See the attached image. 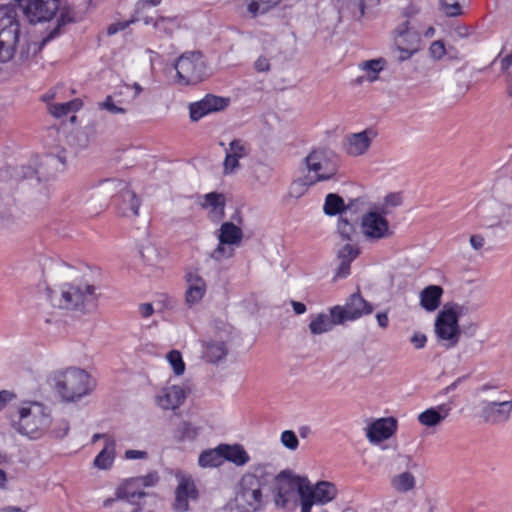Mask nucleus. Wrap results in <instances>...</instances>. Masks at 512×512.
Returning a JSON list of instances; mask_svg holds the SVG:
<instances>
[{
    "instance_id": "obj_38",
    "label": "nucleus",
    "mask_w": 512,
    "mask_h": 512,
    "mask_svg": "<svg viewBox=\"0 0 512 512\" xmlns=\"http://www.w3.org/2000/svg\"><path fill=\"white\" fill-rule=\"evenodd\" d=\"M392 488L401 493H406L414 489L416 485L415 476L408 471L394 475L390 480Z\"/></svg>"
},
{
    "instance_id": "obj_15",
    "label": "nucleus",
    "mask_w": 512,
    "mask_h": 512,
    "mask_svg": "<svg viewBox=\"0 0 512 512\" xmlns=\"http://www.w3.org/2000/svg\"><path fill=\"white\" fill-rule=\"evenodd\" d=\"M66 157L62 155H46L37 157L32 161L33 166L25 168L23 177L27 179L35 178L37 182L48 181L54 178L59 171V165L64 167Z\"/></svg>"
},
{
    "instance_id": "obj_47",
    "label": "nucleus",
    "mask_w": 512,
    "mask_h": 512,
    "mask_svg": "<svg viewBox=\"0 0 512 512\" xmlns=\"http://www.w3.org/2000/svg\"><path fill=\"white\" fill-rule=\"evenodd\" d=\"M442 11L449 17H456L462 14V3L465 0H439Z\"/></svg>"
},
{
    "instance_id": "obj_60",
    "label": "nucleus",
    "mask_w": 512,
    "mask_h": 512,
    "mask_svg": "<svg viewBox=\"0 0 512 512\" xmlns=\"http://www.w3.org/2000/svg\"><path fill=\"white\" fill-rule=\"evenodd\" d=\"M59 428L55 429L53 431L55 437L57 438H63L67 435L69 431V423L66 420H62L58 423Z\"/></svg>"
},
{
    "instance_id": "obj_42",
    "label": "nucleus",
    "mask_w": 512,
    "mask_h": 512,
    "mask_svg": "<svg viewBox=\"0 0 512 512\" xmlns=\"http://www.w3.org/2000/svg\"><path fill=\"white\" fill-rule=\"evenodd\" d=\"M123 102L116 100L114 96L108 95L103 101L97 103V109L107 111L110 114H125L127 109L122 106Z\"/></svg>"
},
{
    "instance_id": "obj_1",
    "label": "nucleus",
    "mask_w": 512,
    "mask_h": 512,
    "mask_svg": "<svg viewBox=\"0 0 512 512\" xmlns=\"http://www.w3.org/2000/svg\"><path fill=\"white\" fill-rule=\"evenodd\" d=\"M276 469L271 463H257L242 474L235 485V512H262L271 501Z\"/></svg>"
},
{
    "instance_id": "obj_58",
    "label": "nucleus",
    "mask_w": 512,
    "mask_h": 512,
    "mask_svg": "<svg viewBox=\"0 0 512 512\" xmlns=\"http://www.w3.org/2000/svg\"><path fill=\"white\" fill-rule=\"evenodd\" d=\"M397 49L400 51L399 60L406 61L410 59L414 54L419 52L421 49H414L411 47H397Z\"/></svg>"
},
{
    "instance_id": "obj_27",
    "label": "nucleus",
    "mask_w": 512,
    "mask_h": 512,
    "mask_svg": "<svg viewBox=\"0 0 512 512\" xmlns=\"http://www.w3.org/2000/svg\"><path fill=\"white\" fill-rule=\"evenodd\" d=\"M199 205L206 211L207 217L215 223H218L224 217L225 196L221 193L210 192L201 197Z\"/></svg>"
},
{
    "instance_id": "obj_4",
    "label": "nucleus",
    "mask_w": 512,
    "mask_h": 512,
    "mask_svg": "<svg viewBox=\"0 0 512 512\" xmlns=\"http://www.w3.org/2000/svg\"><path fill=\"white\" fill-rule=\"evenodd\" d=\"M51 381L56 395L63 403H77L90 395L96 387L91 374L75 366L56 371Z\"/></svg>"
},
{
    "instance_id": "obj_24",
    "label": "nucleus",
    "mask_w": 512,
    "mask_h": 512,
    "mask_svg": "<svg viewBox=\"0 0 512 512\" xmlns=\"http://www.w3.org/2000/svg\"><path fill=\"white\" fill-rule=\"evenodd\" d=\"M271 495H273V501L278 508L286 509L289 503L295 499L296 483L284 473H276Z\"/></svg>"
},
{
    "instance_id": "obj_51",
    "label": "nucleus",
    "mask_w": 512,
    "mask_h": 512,
    "mask_svg": "<svg viewBox=\"0 0 512 512\" xmlns=\"http://www.w3.org/2000/svg\"><path fill=\"white\" fill-rule=\"evenodd\" d=\"M200 428L191 423H183L181 427V438L183 440L192 441L198 437Z\"/></svg>"
},
{
    "instance_id": "obj_14",
    "label": "nucleus",
    "mask_w": 512,
    "mask_h": 512,
    "mask_svg": "<svg viewBox=\"0 0 512 512\" xmlns=\"http://www.w3.org/2000/svg\"><path fill=\"white\" fill-rule=\"evenodd\" d=\"M373 305L367 302L359 293L352 294L344 305H336L330 308L331 315L337 323L345 324L348 321H355L373 312Z\"/></svg>"
},
{
    "instance_id": "obj_49",
    "label": "nucleus",
    "mask_w": 512,
    "mask_h": 512,
    "mask_svg": "<svg viewBox=\"0 0 512 512\" xmlns=\"http://www.w3.org/2000/svg\"><path fill=\"white\" fill-rule=\"evenodd\" d=\"M10 460L9 457L0 452V489H7L8 485V476L6 473V468L9 466Z\"/></svg>"
},
{
    "instance_id": "obj_59",
    "label": "nucleus",
    "mask_w": 512,
    "mask_h": 512,
    "mask_svg": "<svg viewBox=\"0 0 512 512\" xmlns=\"http://www.w3.org/2000/svg\"><path fill=\"white\" fill-rule=\"evenodd\" d=\"M359 1V9L361 16H364L366 13V10H369L372 7H375L378 5L379 0H358Z\"/></svg>"
},
{
    "instance_id": "obj_64",
    "label": "nucleus",
    "mask_w": 512,
    "mask_h": 512,
    "mask_svg": "<svg viewBox=\"0 0 512 512\" xmlns=\"http://www.w3.org/2000/svg\"><path fill=\"white\" fill-rule=\"evenodd\" d=\"M291 305L293 307L295 314L297 315H301L306 312V305L302 302L292 301Z\"/></svg>"
},
{
    "instance_id": "obj_43",
    "label": "nucleus",
    "mask_w": 512,
    "mask_h": 512,
    "mask_svg": "<svg viewBox=\"0 0 512 512\" xmlns=\"http://www.w3.org/2000/svg\"><path fill=\"white\" fill-rule=\"evenodd\" d=\"M153 24L158 32L170 36L179 28L180 22L176 17H159Z\"/></svg>"
},
{
    "instance_id": "obj_34",
    "label": "nucleus",
    "mask_w": 512,
    "mask_h": 512,
    "mask_svg": "<svg viewBox=\"0 0 512 512\" xmlns=\"http://www.w3.org/2000/svg\"><path fill=\"white\" fill-rule=\"evenodd\" d=\"M386 61L382 58L372 59L368 61H364L359 64V68L365 72L364 75L359 76L356 79L358 84H362L364 82H374L378 79V75L385 68Z\"/></svg>"
},
{
    "instance_id": "obj_39",
    "label": "nucleus",
    "mask_w": 512,
    "mask_h": 512,
    "mask_svg": "<svg viewBox=\"0 0 512 512\" xmlns=\"http://www.w3.org/2000/svg\"><path fill=\"white\" fill-rule=\"evenodd\" d=\"M198 464L202 468H214L223 464L221 444L214 449L203 451L198 458Z\"/></svg>"
},
{
    "instance_id": "obj_44",
    "label": "nucleus",
    "mask_w": 512,
    "mask_h": 512,
    "mask_svg": "<svg viewBox=\"0 0 512 512\" xmlns=\"http://www.w3.org/2000/svg\"><path fill=\"white\" fill-rule=\"evenodd\" d=\"M343 209L344 201L340 196L333 193H330L326 196L325 203L323 206L325 214L333 216L342 212Z\"/></svg>"
},
{
    "instance_id": "obj_18",
    "label": "nucleus",
    "mask_w": 512,
    "mask_h": 512,
    "mask_svg": "<svg viewBox=\"0 0 512 512\" xmlns=\"http://www.w3.org/2000/svg\"><path fill=\"white\" fill-rule=\"evenodd\" d=\"M106 184L112 185L116 189L114 201L119 213L126 217L138 216L140 200L135 192L130 189L128 183L122 180H107Z\"/></svg>"
},
{
    "instance_id": "obj_56",
    "label": "nucleus",
    "mask_w": 512,
    "mask_h": 512,
    "mask_svg": "<svg viewBox=\"0 0 512 512\" xmlns=\"http://www.w3.org/2000/svg\"><path fill=\"white\" fill-rule=\"evenodd\" d=\"M427 342V337L423 333L416 332L411 337V343L414 345L416 349H422L425 347Z\"/></svg>"
},
{
    "instance_id": "obj_8",
    "label": "nucleus",
    "mask_w": 512,
    "mask_h": 512,
    "mask_svg": "<svg viewBox=\"0 0 512 512\" xmlns=\"http://www.w3.org/2000/svg\"><path fill=\"white\" fill-rule=\"evenodd\" d=\"M177 82L180 85H195L203 81L207 75L204 57L199 51L184 52L175 61Z\"/></svg>"
},
{
    "instance_id": "obj_20",
    "label": "nucleus",
    "mask_w": 512,
    "mask_h": 512,
    "mask_svg": "<svg viewBox=\"0 0 512 512\" xmlns=\"http://www.w3.org/2000/svg\"><path fill=\"white\" fill-rule=\"evenodd\" d=\"M377 137V132L373 128H367L360 132L349 133L344 137L343 147L347 155L352 157H359L365 155L374 139Z\"/></svg>"
},
{
    "instance_id": "obj_12",
    "label": "nucleus",
    "mask_w": 512,
    "mask_h": 512,
    "mask_svg": "<svg viewBox=\"0 0 512 512\" xmlns=\"http://www.w3.org/2000/svg\"><path fill=\"white\" fill-rule=\"evenodd\" d=\"M242 239L243 231L239 226L232 222L222 223L218 231V245L212 251L211 258L216 261L231 258Z\"/></svg>"
},
{
    "instance_id": "obj_30",
    "label": "nucleus",
    "mask_w": 512,
    "mask_h": 512,
    "mask_svg": "<svg viewBox=\"0 0 512 512\" xmlns=\"http://www.w3.org/2000/svg\"><path fill=\"white\" fill-rule=\"evenodd\" d=\"M451 407L448 404H441L429 408L418 415V421L426 427H434L444 421L450 414Z\"/></svg>"
},
{
    "instance_id": "obj_61",
    "label": "nucleus",
    "mask_w": 512,
    "mask_h": 512,
    "mask_svg": "<svg viewBox=\"0 0 512 512\" xmlns=\"http://www.w3.org/2000/svg\"><path fill=\"white\" fill-rule=\"evenodd\" d=\"M138 311L143 318H148L153 314L154 309L151 303H142L139 305Z\"/></svg>"
},
{
    "instance_id": "obj_52",
    "label": "nucleus",
    "mask_w": 512,
    "mask_h": 512,
    "mask_svg": "<svg viewBox=\"0 0 512 512\" xmlns=\"http://www.w3.org/2000/svg\"><path fill=\"white\" fill-rule=\"evenodd\" d=\"M142 92V87L138 83H134L132 85L130 84H124L119 88L118 94L120 95H129L130 100H135L140 93Z\"/></svg>"
},
{
    "instance_id": "obj_11",
    "label": "nucleus",
    "mask_w": 512,
    "mask_h": 512,
    "mask_svg": "<svg viewBox=\"0 0 512 512\" xmlns=\"http://www.w3.org/2000/svg\"><path fill=\"white\" fill-rule=\"evenodd\" d=\"M301 502L300 512H311L314 504L323 505L332 501L338 493L336 486L328 481H320L315 485L301 486L298 489Z\"/></svg>"
},
{
    "instance_id": "obj_48",
    "label": "nucleus",
    "mask_w": 512,
    "mask_h": 512,
    "mask_svg": "<svg viewBox=\"0 0 512 512\" xmlns=\"http://www.w3.org/2000/svg\"><path fill=\"white\" fill-rule=\"evenodd\" d=\"M281 444L290 451H295L299 447L297 435L292 430H284L280 435Z\"/></svg>"
},
{
    "instance_id": "obj_62",
    "label": "nucleus",
    "mask_w": 512,
    "mask_h": 512,
    "mask_svg": "<svg viewBox=\"0 0 512 512\" xmlns=\"http://www.w3.org/2000/svg\"><path fill=\"white\" fill-rule=\"evenodd\" d=\"M376 320H377L378 325L383 329L387 328L389 325V317H388L387 312L377 313Z\"/></svg>"
},
{
    "instance_id": "obj_25",
    "label": "nucleus",
    "mask_w": 512,
    "mask_h": 512,
    "mask_svg": "<svg viewBox=\"0 0 512 512\" xmlns=\"http://www.w3.org/2000/svg\"><path fill=\"white\" fill-rule=\"evenodd\" d=\"M512 412V401H482L481 417L487 423L497 424L509 420Z\"/></svg>"
},
{
    "instance_id": "obj_55",
    "label": "nucleus",
    "mask_w": 512,
    "mask_h": 512,
    "mask_svg": "<svg viewBox=\"0 0 512 512\" xmlns=\"http://www.w3.org/2000/svg\"><path fill=\"white\" fill-rule=\"evenodd\" d=\"M254 68L258 72H268L270 70V59L265 56H259L254 63Z\"/></svg>"
},
{
    "instance_id": "obj_23",
    "label": "nucleus",
    "mask_w": 512,
    "mask_h": 512,
    "mask_svg": "<svg viewBox=\"0 0 512 512\" xmlns=\"http://www.w3.org/2000/svg\"><path fill=\"white\" fill-rule=\"evenodd\" d=\"M250 153V145L241 139L232 140L225 148V158L223 161V174L234 175L240 169V160L247 157Z\"/></svg>"
},
{
    "instance_id": "obj_33",
    "label": "nucleus",
    "mask_w": 512,
    "mask_h": 512,
    "mask_svg": "<svg viewBox=\"0 0 512 512\" xmlns=\"http://www.w3.org/2000/svg\"><path fill=\"white\" fill-rule=\"evenodd\" d=\"M116 441L112 437H106L103 449L94 459V466L100 470H108L113 466L115 460Z\"/></svg>"
},
{
    "instance_id": "obj_19",
    "label": "nucleus",
    "mask_w": 512,
    "mask_h": 512,
    "mask_svg": "<svg viewBox=\"0 0 512 512\" xmlns=\"http://www.w3.org/2000/svg\"><path fill=\"white\" fill-rule=\"evenodd\" d=\"M408 19L400 22L393 30V39L396 47L422 48L421 32L416 21L408 13H404Z\"/></svg>"
},
{
    "instance_id": "obj_35",
    "label": "nucleus",
    "mask_w": 512,
    "mask_h": 512,
    "mask_svg": "<svg viewBox=\"0 0 512 512\" xmlns=\"http://www.w3.org/2000/svg\"><path fill=\"white\" fill-rule=\"evenodd\" d=\"M489 208L495 210L493 215H488L484 213V209L481 211L482 213V224L486 227H495V226H503L509 223L508 220V212L510 210L509 207H503L502 205L492 202L489 204Z\"/></svg>"
},
{
    "instance_id": "obj_36",
    "label": "nucleus",
    "mask_w": 512,
    "mask_h": 512,
    "mask_svg": "<svg viewBox=\"0 0 512 512\" xmlns=\"http://www.w3.org/2000/svg\"><path fill=\"white\" fill-rule=\"evenodd\" d=\"M336 325H342V323H337L331 313L329 315L320 313L312 317L309 323V330L314 335H320L331 331Z\"/></svg>"
},
{
    "instance_id": "obj_32",
    "label": "nucleus",
    "mask_w": 512,
    "mask_h": 512,
    "mask_svg": "<svg viewBox=\"0 0 512 512\" xmlns=\"http://www.w3.org/2000/svg\"><path fill=\"white\" fill-rule=\"evenodd\" d=\"M222 460L229 461L238 467L245 466L250 461V456L240 444H221Z\"/></svg>"
},
{
    "instance_id": "obj_57",
    "label": "nucleus",
    "mask_w": 512,
    "mask_h": 512,
    "mask_svg": "<svg viewBox=\"0 0 512 512\" xmlns=\"http://www.w3.org/2000/svg\"><path fill=\"white\" fill-rule=\"evenodd\" d=\"M15 397V394L11 391H0V411L3 410Z\"/></svg>"
},
{
    "instance_id": "obj_9",
    "label": "nucleus",
    "mask_w": 512,
    "mask_h": 512,
    "mask_svg": "<svg viewBox=\"0 0 512 512\" xmlns=\"http://www.w3.org/2000/svg\"><path fill=\"white\" fill-rule=\"evenodd\" d=\"M159 479L156 471L142 476L127 478L117 487L115 492L116 499L124 500L131 505H138V502L148 495L145 489L154 487L159 482Z\"/></svg>"
},
{
    "instance_id": "obj_40",
    "label": "nucleus",
    "mask_w": 512,
    "mask_h": 512,
    "mask_svg": "<svg viewBox=\"0 0 512 512\" xmlns=\"http://www.w3.org/2000/svg\"><path fill=\"white\" fill-rule=\"evenodd\" d=\"M82 107L80 99H73L65 103H53L49 105V112L56 118L67 116L70 113H75Z\"/></svg>"
},
{
    "instance_id": "obj_41",
    "label": "nucleus",
    "mask_w": 512,
    "mask_h": 512,
    "mask_svg": "<svg viewBox=\"0 0 512 512\" xmlns=\"http://www.w3.org/2000/svg\"><path fill=\"white\" fill-rule=\"evenodd\" d=\"M280 0H247V11L251 17L265 14L276 6Z\"/></svg>"
},
{
    "instance_id": "obj_21",
    "label": "nucleus",
    "mask_w": 512,
    "mask_h": 512,
    "mask_svg": "<svg viewBox=\"0 0 512 512\" xmlns=\"http://www.w3.org/2000/svg\"><path fill=\"white\" fill-rule=\"evenodd\" d=\"M230 329L225 326L219 337L211 338L202 345V358L211 364H218L226 359L229 349Z\"/></svg>"
},
{
    "instance_id": "obj_37",
    "label": "nucleus",
    "mask_w": 512,
    "mask_h": 512,
    "mask_svg": "<svg viewBox=\"0 0 512 512\" xmlns=\"http://www.w3.org/2000/svg\"><path fill=\"white\" fill-rule=\"evenodd\" d=\"M429 58L435 62L443 60L446 56L450 60H458L456 51L452 48H446L442 40H434L428 47Z\"/></svg>"
},
{
    "instance_id": "obj_53",
    "label": "nucleus",
    "mask_w": 512,
    "mask_h": 512,
    "mask_svg": "<svg viewBox=\"0 0 512 512\" xmlns=\"http://www.w3.org/2000/svg\"><path fill=\"white\" fill-rule=\"evenodd\" d=\"M126 460H145L148 458V453L144 450L129 449L124 453Z\"/></svg>"
},
{
    "instance_id": "obj_3",
    "label": "nucleus",
    "mask_w": 512,
    "mask_h": 512,
    "mask_svg": "<svg viewBox=\"0 0 512 512\" xmlns=\"http://www.w3.org/2000/svg\"><path fill=\"white\" fill-rule=\"evenodd\" d=\"M27 35L16 7L0 5V62H9L20 55L28 57Z\"/></svg>"
},
{
    "instance_id": "obj_16",
    "label": "nucleus",
    "mask_w": 512,
    "mask_h": 512,
    "mask_svg": "<svg viewBox=\"0 0 512 512\" xmlns=\"http://www.w3.org/2000/svg\"><path fill=\"white\" fill-rule=\"evenodd\" d=\"M188 389L182 384L167 381L157 388L154 395L155 405L165 411H175L182 406L187 398Z\"/></svg>"
},
{
    "instance_id": "obj_63",
    "label": "nucleus",
    "mask_w": 512,
    "mask_h": 512,
    "mask_svg": "<svg viewBox=\"0 0 512 512\" xmlns=\"http://www.w3.org/2000/svg\"><path fill=\"white\" fill-rule=\"evenodd\" d=\"M470 244L475 250H478L483 247L484 238L480 235H472L470 237Z\"/></svg>"
},
{
    "instance_id": "obj_22",
    "label": "nucleus",
    "mask_w": 512,
    "mask_h": 512,
    "mask_svg": "<svg viewBox=\"0 0 512 512\" xmlns=\"http://www.w3.org/2000/svg\"><path fill=\"white\" fill-rule=\"evenodd\" d=\"M230 99L208 94L203 99L189 105V114L192 121H198L208 114L220 112L228 107Z\"/></svg>"
},
{
    "instance_id": "obj_13",
    "label": "nucleus",
    "mask_w": 512,
    "mask_h": 512,
    "mask_svg": "<svg viewBox=\"0 0 512 512\" xmlns=\"http://www.w3.org/2000/svg\"><path fill=\"white\" fill-rule=\"evenodd\" d=\"M177 485L174 490L172 509L175 512H188L190 505L196 502L199 496L194 478L183 471L175 473Z\"/></svg>"
},
{
    "instance_id": "obj_26",
    "label": "nucleus",
    "mask_w": 512,
    "mask_h": 512,
    "mask_svg": "<svg viewBox=\"0 0 512 512\" xmlns=\"http://www.w3.org/2000/svg\"><path fill=\"white\" fill-rule=\"evenodd\" d=\"M397 430V420L393 417L379 418L366 428V437L372 444L390 438Z\"/></svg>"
},
{
    "instance_id": "obj_17",
    "label": "nucleus",
    "mask_w": 512,
    "mask_h": 512,
    "mask_svg": "<svg viewBox=\"0 0 512 512\" xmlns=\"http://www.w3.org/2000/svg\"><path fill=\"white\" fill-rule=\"evenodd\" d=\"M30 22L50 21L59 9L60 0H14Z\"/></svg>"
},
{
    "instance_id": "obj_10",
    "label": "nucleus",
    "mask_w": 512,
    "mask_h": 512,
    "mask_svg": "<svg viewBox=\"0 0 512 512\" xmlns=\"http://www.w3.org/2000/svg\"><path fill=\"white\" fill-rule=\"evenodd\" d=\"M386 216L374 207L362 215L360 232L366 241L374 243L392 236Z\"/></svg>"
},
{
    "instance_id": "obj_7",
    "label": "nucleus",
    "mask_w": 512,
    "mask_h": 512,
    "mask_svg": "<svg viewBox=\"0 0 512 512\" xmlns=\"http://www.w3.org/2000/svg\"><path fill=\"white\" fill-rule=\"evenodd\" d=\"M464 306L447 303L435 319V334L446 348L455 347L460 339L459 318L464 314Z\"/></svg>"
},
{
    "instance_id": "obj_28",
    "label": "nucleus",
    "mask_w": 512,
    "mask_h": 512,
    "mask_svg": "<svg viewBox=\"0 0 512 512\" xmlns=\"http://www.w3.org/2000/svg\"><path fill=\"white\" fill-rule=\"evenodd\" d=\"M187 288L185 291V302L189 307L200 303L206 294V282L196 271H190L186 274Z\"/></svg>"
},
{
    "instance_id": "obj_5",
    "label": "nucleus",
    "mask_w": 512,
    "mask_h": 512,
    "mask_svg": "<svg viewBox=\"0 0 512 512\" xmlns=\"http://www.w3.org/2000/svg\"><path fill=\"white\" fill-rule=\"evenodd\" d=\"M337 170V162L328 151L323 149L312 150L304 158L301 165L303 178L292 183L291 194L299 197L306 190V187L333 178Z\"/></svg>"
},
{
    "instance_id": "obj_45",
    "label": "nucleus",
    "mask_w": 512,
    "mask_h": 512,
    "mask_svg": "<svg viewBox=\"0 0 512 512\" xmlns=\"http://www.w3.org/2000/svg\"><path fill=\"white\" fill-rule=\"evenodd\" d=\"M166 360L169 363L174 375L181 376L185 372V363L183 357L178 350H171L166 355Z\"/></svg>"
},
{
    "instance_id": "obj_2",
    "label": "nucleus",
    "mask_w": 512,
    "mask_h": 512,
    "mask_svg": "<svg viewBox=\"0 0 512 512\" xmlns=\"http://www.w3.org/2000/svg\"><path fill=\"white\" fill-rule=\"evenodd\" d=\"M99 295L97 286L80 280L46 289V297L53 307L82 313L96 309Z\"/></svg>"
},
{
    "instance_id": "obj_6",
    "label": "nucleus",
    "mask_w": 512,
    "mask_h": 512,
    "mask_svg": "<svg viewBox=\"0 0 512 512\" xmlns=\"http://www.w3.org/2000/svg\"><path fill=\"white\" fill-rule=\"evenodd\" d=\"M51 424L49 409L36 401L22 402L16 416L12 418L13 428L31 439L40 438Z\"/></svg>"
},
{
    "instance_id": "obj_54",
    "label": "nucleus",
    "mask_w": 512,
    "mask_h": 512,
    "mask_svg": "<svg viewBox=\"0 0 512 512\" xmlns=\"http://www.w3.org/2000/svg\"><path fill=\"white\" fill-rule=\"evenodd\" d=\"M134 21H135L134 19H131L130 21H119V22L112 23L108 26L107 33L109 35H114L117 32L126 29L129 26V24Z\"/></svg>"
},
{
    "instance_id": "obj_46",
    "label": "nucleus",
    "mask_w": 512,
    "mask_h": 512,
    "mask_svg": "<svg viewBox=\"0 0 512 512\" xmlns=\"http://www.w3.org/2000/svg\"><path fill=\"white\" fill-rule=\"evenodd\" d=\"M401 200L402 198L400 194L392 193L387 195L384 201L374 206V208L384 213V215H389L391 214L393 207H396L401 204Z\"/></svg>"
},
{
    "instance_id": "obj_29",
    "label": "nucleus",
    "mask_w": 512,
    "mask_h": 512,
    "mask_svg": "<svg viewBox=\"0 0 512 512\" xmlns=\"http://www.w3.org/2000/svg\"><path fill=\"white\" fill-rule=\"evenodd\" d=\"M360 254L359 246L347 243L338 251L339 267L336 272L337 278H346L350 274V265Z\"/></svg>"
},
{
    "instance_id": "obj_31",
    "label": "nucleus",
    "mask_w": 512,
    "mask_h": 512,
    "mask_svg": "<svg viewBox=\"0 0 512 512\" xmlns=\"http://www.w3.org/2000/svg\"><path fill=\"white\" fill-rule=\"evenodd\" d=\"M443 288L438 285L425 287L419 295L420 306L427 312H434L441 304Z\"/></svg>"
},
{
    "instance_id": "obj_50",
    "label": "nucleus",
    "mask_w": 512,
    "mask_h": 512,
    "mask_svg": "<svg viewBox=\"0 0 512 512\" xmlns=\"http://www.w3.org/2000/svg\"><path fill=\"white\" fill-rule=\"evenodd\" d=\"M337 229H338L340 236L344 240H351L352 235L355 232L354 226L350 222H348L347 220H345L343 218L339 219Z\"/></svg>"
}]
</instances>
